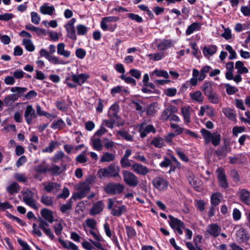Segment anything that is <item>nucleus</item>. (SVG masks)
<instances>
[{
	"label": "nucleus",
	"instance_id": "nucleus-1",
	"mask_svg": "<svg viewBox=\"0 0 250 250\" xmlns=\"http://www.w3.org/2000/svg\"><path fill=\"white\" fill-rule=\"evenodd\" d=\"M200 132L204 138L205 145L211 143L214 146H216L220 144L221 140L220 134L218 132L212 133L205 128H202Z\"/></svg>",
	"mask_w": 250,
	"mask_h": 250
},
{
	"label": "nucleus",
	"instance_id": "nucleus-2",
	"mask_svg": "<svg viewBox=\"0 0 250 250\" xmlns=\"http://www.w3.org/2000/svg\"><path fill=\"white\" fill-rule=\"evenodd\" d=\"M120 168L118 166L112 164L107 168H100L97 172V175L100 179L104 177H119L121 178L119 174Z\"/></svg>",
	"mask_w": 250,
	"mask_h": 250
},
{
	"label": "nucleus",
	"instance_id": "nucleus-3",
	"mask_svg": "<svg viewBox=\"0 0 250 250\" xmlns=\"http://www.w3.org/2000/svg\"><path fill=\"white\" fill-rule=\"evenodd\" d=\"M89 75L86 74L81 73L80 74H72L70 77H66L65 80V83L70 88H75L77 85L71 83L70 81H73L75 83L79 85H82L88 79Z\"/></svg>",
	"mask_w": 250,
	"mask_h": 250
},
{
	"label": "nucleus",
	"instance_id": "nucleus-4",
	"mask_svg": "<svg viewBox=\"0 0 250 250\" xmlns=\"http://www.w3.org/2000/svg\"><path fill=\"white\" fill-rule=\"evenodd\" d=\"M125 186L123 184L116 183H108L104 187L105 193L110 195L119 194L123 192Z\"/></svg>",
	"mask_w": 250,
	"mask_h": 250
},
{
	"label": "nucleus",
	"instance_id": "nucleus-5",
	"mask_svg": "<svg viewBox=\"0 0 250 250\" xmlns=\"http://www.w3.org/2000/svg\"><path fill=\"white\" fill-rule=\"evenodd\" d=\"M124 181L128 186L136 187L139 184L138 178L133 173L128 170L123 171Z\"/></svg>",
	"mask_w": 250,
	"mask_h": 250
},
{
	"label": "nucleus",
	"instance_id": "nucleus-6",
	"mask_svg": "<svg viewBox=\"0 0 250 250\" xmlns=\"http://www.w3.org/2000/svg\"><path fill=\"white\" fill-rule=\"evenodd\" d=\"M168 223L170 227L175 231H177L179 234L182 235L183 234V231L182 229L185 228V225L184 223L180 220L174 217L171 215H169L168 216Z\"/></svg>",
	"mask_w": 250,
	"mask_h": 250
},
{
	"label": "nucleus",
	"instance_id": "nucleus-7",
	"mask_svg": "<svg viewBox=\"0 0 250 250\" xmlns=\"http://www.w3.org/2000/svg\"><path fill=\"white\" fill-rule=\"evenodd\" d=\"M76 21V19L75 18H72L64 26L67 32V37L74 41H76L77 39L74 26V24Z\"/></svg>",
	"mask_w": 250,
	"mask_h": 250
},
{
	"label": "nucleus",
	"instance_id": "nucleus-8",
	"mask_svg": "<svg viewBox=\"0 0 250 250\" xmlns=\"http://www.w3.org/2000/svg\"><path fill=\"white\" fill-rule=\"evenodd\" d=\"M23 201L34 209H38L36 200L34 198V193L29 189H26L22 193Z\"/></svg>",
	"mask_w": 250,
	"mask_h": 250
},
{
	"label": "nucleus",
	"instance_id": "nucleus-9",
	"mask_svg": "<svg viewBox=\"0 0 250 250\" xmlns=\"http://www.w3.org/2000/svg\"><path fill=\"white\" fill-rule=\"evenodd\" d=\"M137 127L142 138L146 137L147 134L150 132L155 133L156 132V130L152 125H147L145 122L138 125Z\"/></svg>",
	"mask_w": 250,
	"mask_h": 250
},
{
	"label": "nucleus",
	"instance_id": "nucleus-10",
	"mask_svg": "<svg viewBox=\"0 0 250 250\" xmlns=\"http://www.w3.org/2000/svg\"><path fill=\"white\" fill-rule=\"evenodd\" d=\"M39 227L40 228L51 240H53L55 236L49 228L48 223L40 218L39 219Z\"/></svg>",
	"mask_w": 250,
	"mask_h": 250
},
{
	"label": "nucleus",
	"instance_id": "nucleus-11",
	"mask_svg": "<svg viewBox=\"0 0 250 250\" xmlns=\"http://www.w3.org/2000/svg\"><path fill=\"white\" fill-rule=\"evenodd\" d=\"M229 146V143L225 141L223 145L219 147L215 151L217 156L220 159L226 157L228 153L230 152L231 150V148Z\"/></svg>",
	"mask_w": 250,
	"mask_h": 250
},
{
	"label": "nucleus",
	"instance_id": "nucleus-12",
	"mask_svg": "<svg viewBox=\"0 0 250 250\" xmlns=\"http://www.w3.org/2000/svg\"><path fill=\"white\" fill-rule=\"evenodd\" d=\"M131 169L136 173L145 176L150 172V170L146 167L139 163H134L131 166Z\"/></svg>",
	"mask_w": 250,
	"mask_h": 250
},
{
	"label": "nucleus",
	"instance_id": "nucleus-13",
	"mask_svg": "<svg viewBox=\"0 0 250 250\" xmlns=\"http://www.w3.org/2000/svg\"><path fill=\"white\" fill-rule=\"evenodd\" d=\"M153 186L159 190H164L167 188L168 182L160 177L155 178L152 181Z\"/></svg>",
	"mask_w": 250,
	"mask_h": 250
},
{
	"label": "nucleus",
	"instance_id": "nucleus-14",
	"mask_svg": "<svg viewBox=\"0 0 250 250\" xmlns=\"http://www.w3.org/2000/svg\"><path fill=\"white\" fill-rule=\"evenodd\" d=\"M216 172L219 186L224 188H227L229 187L228 183L224 169L220 167Z\"/></svg>",
	"mask_w": 250,
	"mask_h": 250
},
{
	"label": "nucleus",
	"instance_id": "nucleus-15",
	"mask_svg": "<svg viewBox=\"0 0 250 250\" xmlns=\"http://www.w3.org/2000/svg\"><path fill=\"white\" fill-rule=\"evenodd\" d=\"M24 116L28 125H30L32 122V120L36 118L37 114L35 113V110L31 105H28L27 106Z\"/></svg>",
	"mask_w": 250,
	"mask_h": 250
},
{
	"label": "nucleus",
	"instance_id": "nucleus-16",
	"mask_svg": "<svg viewBox=\"0 0 250 250\" xmlns=\"http://www.w3.org/2000/svg\"><path fill=\"white\" fill-rule=\"evenodd\" d=\"M221 231V228L217 224H211L207 227L206 232L213 237L219 236Z\"/></svg>",
	"mask_w": 250,
	"mask_h": 250
},
{
	"label": "nucleus",
	"instance_id": "nucleus-17",
	"mask_svg": "<svg viewBox=\"0 0 250 250\" xmlns=\"http://www.w3.org/2000/svg\"><path fill=\"white\" fill-rule=\"evenodd\" d=\"M44 189L47 192L57 193L59 191L61 185L57 183L49 182L47 184L43 183Z\"/></svg>",
	"mask_w": 250,
	"mask_h": 250
},
{
	"label": "nucleus",
	"instance_id": "nucleus-18",
	"mask_svg": "<svg viewBox=\"0 0 250 250\" xmlns=\"http://www.w3.org/2000/svg\"><path fill=\"white\" fill-rule=\"evenodd\" d=\"M236 240L239 243L246 242L249 239V235L243 228H240L236 231Z\"/></svg>",
	"mask_w": 250,
	"mask_h": 250
},
{
	"label": "nucleus",
	"instance_id": "nucleus-19",
	"mask_svg": "<svg viewBox=\"0 0 250 250\" xmlns=\"http://www.w3.org/2000/svg\"><path fill=\"white\" fill-rule=\"evenodd\" d=\"M90 182V181L88 179H87L86 182H83L79 185V198H82L84 197L86 194L89 192L90 189V186L89 185Z\"/></svg>",
	"mask_w": 250,
	"mask_h": 250
},
{
	"label": "nucleus",
	"instance_id": "nucleus-20",
	"mask_svg": "<svg viewBox=\"0 0 250 250\" xmlns=\"http://www.w3.org/2000/svg\"><path fill=\"white\" fill-rule=\"evenodd\" d=\"M104 207V205L102 201H99L94 203L90 209V214L91 215H95L101 212Z\"/></svg>",
	"mask_w": 250,
	"mask_h": 250
},
{
	"label": "nucleus",
	"instance_id": "nucleus-21",
	"mask_svg": "<svg viewBox=\"0 0 250 250\" xmlns=\"http://www.w3.org/2000/svg\"><path fill=\"white\" fill-rule=\"evenodd\" d=\"M119 110V106L116 104H112L108 110V117L110 119L115 120L119 119L118 112Z\"/></svg>",
	"mask_w": 250,
	"mask_h": 250
},
{
	"label": "nucleus",
	"instance_id": "nucleus-22",
	"mask_svg": "<svg viewBox=\"0 0 250 250\" xmlns=\"http://www.w3.org/2000/svg\"><path fill=\"white\" fill-rule=\"evenodd\" d=\"M41 214L44 221L51 224L53 223L54 219L52 211L47 208H43L41 211Z\"/></svg>",
	"mask_w": 250,
	"mask_h": 250
},
{
	"label": "nucleus",
	"instance_id": "nucleus-23",
	"mask_svg": "<svg viewBox=\"0 0 250 250\" xmlns=\"http://www.w3.org/2000/svg\"><path fill=\"white\" fill-rule=\"evenodd\" d=\"M189 96L192 101L194 102L201 104L203 102L204 97L200 91H196L193 93H189Z\"/></svg>",
	"mask_w": 250,
	"mask_h": 250
},
{
	"label": "nucleus",
	"instance_id": "nucleus-24",
	"mask_svg": "<svg viewBox=\"0 0 250 250\" xmlns=\"http://www.w3.org/2000/svg\"><path fill=\"white\" fill-rule=\"evenodd\" d=\"M119 18L115 16L105 17L102 19L101 22V27L102 29H106V25L108 23L116 22L119 20Z\"/></svg>",
	"mask_w": 250,
	"mask_h": 250
},
{
	"label": "nucleus",
	"instance_id": "nucleus-25",
	"mask_svg": "<svg viewBox=\"0 0 250 250\" xmlns=\"http://www.w3.org/2000/svg\"><path fill=\"white\" fill-rule=\"evenodd\" d=\"M116 159L115 153H109V152H104L101 157L100 162L101 163L110 162L114 161Z\"/></svg>",
	"mask_w": 250,
	"mask_h": 250
},
{
	"label": "nucleus",
	"instance_id": "nucleus-26",
	"mask_svg": "<svg viewBox=\"0 0 250 250\" xmlns=\"http://www.w3.org/2000/svg\"><path fill=\"white\" fill-rule=\"evenodd\" d=\"M90 144L93 149L97 151H101L103 149V144L100 138H91L90 141Z\"/></svg>",
	"mask_w": 250,
	"mask_h": 250
},
{
	"label": "nucleus",
	"instance_id": "nucleus-27",
	"mask_svg": "<svg viewBox=\"0 0 250 250\" xmlns=\"http://www.w3.org/2000/svg\"><path fill=\"white\" fill-rule=\"evenodd\" d=\"M241 200L247 205H250V192L246 189L240 191Z\"/></svg>",
	"mask_w": 250,
	"mask_h": 250
},
{
	"label": "nucleus",
	"instance_id": "nucleus-28",
	"mask_svg": "<svg viewBox=\"0 0 250 250\" xmlns=\"http://www.w3.org/2000/svg\"><path fill=\"white\" fill-rule=\"evenodd\" d=\"M217 48V47L215 45L212 44L208 46H205L203 52L206 56H210L216 53Z\"/></svg>",
	"mask_w": 250,
	"mask_h": 250
},
{
	"label": "nucleus",
	"instance_id": "nucleus-29",
	"mask_svg": "<svg viewBox=\"0 0 250 250\" xmlns=\"http://www.w3.org/2000/svg\"><path fill=\"white\" fill-rule=\"evenodd\" d=\"M172 45V42L170 40H164L157 45L159 50L162 51L170 48Z\"/></svg>",
	"mask_w": 250,
	"mask_h": 250
},
{
	"label": "nucleus",
	"instance_id": "nucleus-30",
	"mask_svg": "<svg viewBox=\"0 0 250 250\" xmlns=\"http://www.w3.org/2000/svg\"><path fill=\"white\" fill-rule=\"evenodd\" d=\"M20 185L16 182H13L7 187L6 190L10 194L13 195L17 193L20 189Z\"/></svg>",
	"mask_w": 250,
	"mask_h": 250
},
{
	"label": "nucleus",
	"instance_id": "nucleus-31",
	"mask_svg": "<svg viewBox=\"0 0 250 250\" xmlns=\"http://www.w3.org/2000/svg\"><path fill=\"white\" fill-rule=\"evenodd\" d=\"M40 11L43 14L51 15L55 11V8L53 6H48L47 4L45 3L41 6Z\"/></svg>",
	"mask_w": 250,
	"mask_h": 250
},
{
	"label": "nucleus",
	"instance_id": "nucleus-32",
	"mask_svg": "<svg viewBox=\"0 0 250 250\" xmlns=\"http://www.w3.org/2000/svg\"><path fill=\"white\" fill-rule=\"evenodd\" d=\"M64 47L65 45L63 43H59L57 45V53L60 55L68 58L70 56V52L65 50Z\"/></svg>",
	"mask_w": 250,
	"mask_h": 250
},
{
	"label": "nucleus",
	"instance_id": "nucleus-33",
	"mask_svg": "<svg viewBox=\"0 0 250 250\" xmlns=\"http://www.w3.org/2000/svg\"><path fill=\"white\" fill-rule=\"evenodd\" d=\"M235 67L237 69V73L243 74L249 72L248 69L244 66V63L241 61H237L235 63Z\"/></svg>",
	"mask_w": 250,
	"mask_h": 250
},
{
	"label": "nucleus",
	"instance_id": "nucleus-34",
	"mask_svg": "<svg viewBox=\"0 0 250 250\" xmlns=\"http://www.w3.org/2000/svg\"><path fill=\"white\" fill-rule=\"evenodd\" d=\"M35 170L40 173H46L49 172V168L48 165L44 161L41 164L36 166L34 167Z\"/></svg>",
	"mask_w": 250,
	"mask_h": 250
},
{
	"label": "nucleus",
	"instance_id": "nucleus-35",
	"mask_svg": "<svg viewBox=\"0 0 250 250\" xmlns=\"http://www.w3.org/2000/svg\"><path fill=\"white\" fill-rule=\"evenodd\" d=\"M202 90L203 91L205 95L209 94L210 93L213 92L212 88V83L211 82H206L201 87Z\"/></svg>",
	"mask_w": 250,
	"mask_h": 250
},
{
	"label": "nucleus",
	"instance_id": "nucleus-36",
	"mask_svg": "<svg viewBox=\"0 0 250 250\" xmlns=\"http://www.w3.org/2000/svg\"><path fill=\"white\" fill-rule=\"evenodd\" d=\"M201 28L200 24L198 22H193L188 26L186 33L187 35H189L196 30H199Z\"/></svg>",
	"mask_w": 250,
	"mask_h": 250
},
{
	"label": "nucleus",
	"instance_id": "nucleus-37",
	"mask_svg": "<svg viewBox=\"0 0 250 250\" xmlns=\"http://www.w3.org/2000/svg\"><path fill=\"white\" fill-rule=\"evenodd\" d=\"M222 194L219 192H215L213 193L210 197V201L211 205L213 206H217L221 201Z\"/></svg>",
	"mask_w": 250,
	"mask_h": 250
},
{
	"label": "nucleus",
	"instance_id": "nucleus-38",
	"mask_svg": "<svg viewBox=\"0 0 250 250\" xmlns=\"http://www.w3.org/2000/svg\"><path fill=\"white\" fill-rule=\"evenodd\" d=\"M223 112L229 120L231 121H235L236 120V114L233 110L229 108H224L223 110Z\"/></svg>",
	"mask_w": 250,
	"mask_h": 250
},
{
	"label": "nucleus",
	"instance_id": "nucleus-39",
	"mask_svg": "<svg viewBox=\"0 0 250 250\" xmlns=\"http://www.w3.org/2000/svg\"><path fill=\"white\" fill-rule=\"evenodd\" d=\"M151 144L157 148H161L165 146L164 139L161 137H155L151 142Z\"/></svg>",
	"mask_w": 250,
	"mask_h": 250
},
{
	"label": "nucleus",
	"instance_id": "nucleus-40",
	"mask_svg": "<svg viewBox=\"0 0 250 250\" xmlns=\"http://www.w3.org/2000/svg\"><path fill=\"white\" fill-rule=\"evenodd\" d=\"M18 99L17 94H12L5 97L4 99V103L7 106L10 105L13 102Z\"/></svg>",
	"mask_w": 250,
	"mask_h": 250
},
{
	"label": "nucleus",
	"instance_id": "nucleus-41",
	"mask_svg": "<svg viewBox=\"0 0 250 250\" xmlns=\"http://www.w3.org/2000/svg\"><path fill=\"white\" fill-rule=\"evenodd\" d=\"M65 126L64 122L62 119H59L58 120H55L52 123L51 127L52 129L59 130L63 128Z\"/></svg>",
	"mask_w": 250,
	"mask_h": 250
},
{
	"label": "nucleus",
	"instance_id": "nucleus-42",
	"mask_svg": "<svg viewBox=\"0 0 250 250\" xmlns=\"http://www.w3.org/2000/svg\"><path fill=\"white\" fill-rule=\"evenodd\" d=\"M41 202L48 207L52 206L53 205V198L48 195H42L41 198Z\"/></svg>",
	"mask_w": 250,
	"mask_h": 250
},
{
	"label": "nucleus",
	"instance_id": "nucleus-43",
	"mask_svg": "<svg viewBox=\"0 0 250 250\" xmlns=\"http://www.w3.org/2000/svg\"><path fill=\"white\" fill-rule=\"evenodd\" d=\"M211 69V67L208 65H206L202 68L199 72V77L198 78V80L199 81H203L206 77V74L209 72V70Z\"/></svg>",
	"mask_w": 250,
	"mask_h": 250
},
{
	"label": "nucleus",
	"instance_id": "nucleus-44",
	"mask_svg": "<svg viewBox=\"0 0 250 250\" xmlns=\"http://www.w3.org/2000/svg\"><path fill=\"white\" fill-rule=\"evenodd\" d=\"M22 44L24 45L25 49L30 52H33L35 50V46L31 41L29 39H23Z\"/></svg>",
	"mask_w": 250,
	"mask_h": 250
},
{
	"label": "nucleus",
	"instance_id": "nucleus-45",
	"mask_svg": "<svg viewBox=\"0 0 250 250\" xmlns=\"http://www.w3.org/2000/svg\"><path fill=\"white\" fill-rule=\"evenodd\" d=\"M72 209V200L70 199L67 203L60 207V210L63 213H68V211Z\"/></svg>",
	"mask_w": 250,
	"mask_h": 250
},
{
	"label": "nucleus",
	"instance_id": "nucleus-46",
	"mask_svg": "<svg viewBox=\"0 0 250 250\" xmlns=\"http://www.w3.org/2000/svg\"><path fill=\"white\" fill-rule=\"evenodd\" d=\"M209 101L213 104H217L219 103V97L216 93L213 92L206 96Z\"/></svg>",
	"mask_w": 250,
	"mask_h": 250
},
{
	"label": "nucleus",
	"instance_id": "nucleus-47",
	"mask_svg": "<svg viewBox=\"0 0 250 250\" xmlns=\"http://www.w3.org/2000/svg\"><path fill=\"white\" fill-rule=\"evenodd\" d=\"M192 76L193 78L190 80V83L192 86H195L198 83V79H197V78L199 77V71L196 69H193L192 72Z\"/></svg>",
	"mask_w": 250,
	"mask_h": 250
},
{
	"label": "nucleus",
	"instance_id": "nucleus-48",
	"mask_svg": "<svg viewBox=\"0 0 250 250\" xmlns=\"http://www.w3.org/2000/svg\"><path fill=\"white\" fill-rule=\"evenodd\" d=\"M55 106L58 109L63 112L67 111L68 109V106L64 101H57L55 102Z\"/></svg>",
	"mask_w": 250,
	"mask_h": 250
},
{
	"label": "nucleus",
	"instance_id": "nucleus-49",
	"mask_svg": "<svg viewBox=\"0 0 250 250\" xmlns=\"http://www.w3.org/2000/svg\"><path fill=\"white\" fill-rule=\"evenodd\" d=\"M191 108L190 107H188L187 108H182V113L184 119L185 121L188 123L190 122V110Z\"/></svg>",
	"mask_w": 250,
	"mask_h": 250
},
{
	"label": "nucleus",
	"instance_id": "nucleus-50",
	"mask_svg": "<svg viewBox=\"0 0 250 250\" xmlns=\"http://www.w3.org/2000/svg\"><path fill=\"white\" fill-rule=\"evenodd\" d=\"M76 29L78 35H85L87 32V27L83 24H78Z\"/></svg>",
	"mask_w": 250,
	"mask_h": 250
},
{
	"label": "nucleus",
	"instance_id": "nucleus-51",
	"mask_svg": "<svg viewBox=\"0 0 250 250\" xmlns=\"http://www.w3.org/2000/svg\"><path fill=\"white\" fill-rule=\"evenodd\" d=\"M126 234L128 238H134L136 235V232L134 229L129 226H125Z\"/></svg>",
	"mask_w": 250,
	"mask_h": 250
},
{
	"label": "nucleus",
	"instance_id": "nucleus-52",
	"mask_svg": "<svg viewBox=\"0 0 250 250\" xmlns=\"http://www.w3.org/2000/svg\"><path fill=\"white\" fill-rule=\"evenodd\" d=\"M148 57L150 60L155 61L161 60L164 57V53L162 52H158L157 53L148 54Z\"/></svg>",
	"mask_w": 250,
	"mask_h": 250
},
{
	"label": "nucleus",
	"instance_id": "nucleus-53",
	"mask_svg": "<svg viewBox=\"0 0 250 250\" xmlns=\"http://www.w3.org/2000/svg\"><path fill=\"white\" fill-rule=\"evenodd\" d=\"M49 171L51 172L52 175H58L62 173V170L60 167L54 165L49 168Z\"/></svg>",
	"mask_w": 250,
	"mask_h": 250
},
{
	"label": "nucleus",
	"instance_id": "nucleus-54",
	"mask_svg": "<svg viewBox=\"0 0 250 250\" xmlns=\"http://www.w3.org/2000/svg\"><path fill=\"white\" fill-rule=\"evenodd\" d=\"M65 156V154L62 151H57L52 158V161L55 163L62 160Z\"/></svg>",
	"mask_w": 250,
	"mask_h": 250
},
{
	"label": "nucleus",
	"instance_id": "nucleus-55",
	"mask_svg": "<svg viewBox=\"0 0 250 250\" xmlns=\"http://www.w3.org/2000/svg\"><path fill=\"white\" fill-rule=\"evenodd\" d=\"M120 78L124 80L126 83L131 84L133 86L136 84V81L133 78L130 77H126L124 74L121 75Z\"/></svg>",
	"mask_w": 250,
	"mask_h": 250
},
{
	"label": "nucleus",
	"instance_id": "nucleus-56",
	"mask_svg": "<svg viewBox=\"0 0 250 250\" xmlns=\"http://www.w3.org/2000/svg\"><path fill=\"white\" fill-rule=\"evenodd\" d=\"M27 88L26 87H21L18 86L13 87L11 88L12 92H17L20 96H23L22 94L26 92Z\"/></svg>",
	"mask_w": 250,
	"mask_h": 250
},
{
	"label": "nucleus",
	"instance_id": "nucleus-57",
	"mask_svg": "<svg viewBox=\"0 0 250 250\" xmlns=\"http://www.w3.org/2000/svg\"><path fill=\"white\" fill-rule=\"evenodd\" d=\"M118 134L126 141H132L133 140V137L125 131H119Z\"/></svg>",
	"mask_w": 250,
	"mask_h": 250
},
{
	"label": "nucleus",
	"instance_id": "nucleus-58",
	"mask_svg": "<svg viewBox=\"0 0 250 250\" xmlns=\"http://www.w3.org/2000/svg\"><path fill=\"white\" fill-rule=\"evenodd\" d=\"M195 206L200 211L203 212L205 208V203L202 200H198L195 201Z\"/></svg>",
	"mask_w": 250,
	"mask_h": 250
},
{
	"label": "nucleus",
	"instance_id": "nucleus-59",
	"mask_svg": "<svg viewBox=\"0 0 250 250\" xmlns=\"http://www.w3.org/2000/svg\"><path fill=\"white\" fill-rule=\"evenodd\" d=\"M85 151H83L82 153L78 155L76 157V161L80 164H83L87 161V158L86 156H85L84 154L85 153Z\"/></svg>",
	"mask_w": 250,
	"mask_h": 250
},
{
	"label": "nucleus",
	"instance_id": "nucleus-60",
	"mask_svg": "<svg viewBox=\"0 0 250 250\" xmlns=\"http://www.w3.org/2000/svg\"><path fill=\"white\" fill-rule=\"evenodd\" d=\"M86 225L92 229H95L97 226V222L92 218H88L85 220Z\"/></svg>",
	"mask_w": 250,
	"mask_h": 250
},
{
	"label": "nucleus",
	"instance_id": "nucleus-61",
	"mask_svg": "<svg viewBox=\"0 0 250 250\" xmlns=\"http://www.w3.org/2000/svg\"><path fill=\"white\" fill-rule=\"evenodd\" d=\"M13 74L14 78L21 79L24 77L25 73L21 70L18 69L11 73Z\"/></svg>",
	"mask_w": 250,
	"mask_h": 250
},
{
	"label": "nucleus",
	"instance_id": "nucleus-62",
	"mask_svg": "<svg viewBox=\"0 0 250 250\" xmlns=\"http://www.w3.org/2000/svg\"><path fill=\"white\" fill-rule=\"evenodd\" d=\"M57 145V142L52 141L49 143L48 146L43 149L42 151L43 152H52L55 149Z\"/></svg>",
	"mask_w": 250,
	"mask_h": 250
},
{
	"label": "nucleus",
	"instance_id": "nucleus-63",
	"mask_svg": "<svg viewBox=\"0 0 250 250\" xmlns=\"http://www.w3.org/2000/svg\"><path fill=\"white\" fill-rule=\"evenodd\" d=\"M31 21L33 23L38 24L40 23L41 18L37 12H32L31 13Z\"/></svg>",
	"mask_w": 250,
	"mask_h": 250
},
{
	"label": "nucleus",
	"instance_id": "nucleus-64",
	"mask_svg": "<svg viewBox=\"0 0 250 250\" xmlns=\"http://www.w3.org/2000/svg\"><path fill=\"white\" fill-rule=\"evenodd\" d=\"M186 246L189 250H203L200 246H199L197 243H195V246H194L191 242H186Z\"/></svg>",
	"mask_w": 250,
	"mask_h": 250
}]
</instances>
